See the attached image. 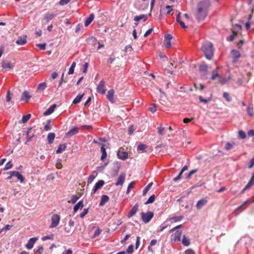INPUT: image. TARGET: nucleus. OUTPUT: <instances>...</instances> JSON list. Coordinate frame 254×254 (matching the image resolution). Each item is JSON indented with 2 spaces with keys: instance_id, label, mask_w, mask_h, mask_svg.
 <instances>
[{
  "instance_id": "nucleus-1",
  "label": "nucleus",
  "mask_w": 254,
  "mask_h": 254,
  "mask_svg": "<svg viewBox=\"0 0 254 254\" xmlns=\"http://www.w3.org/2000/svg\"><path fill=\"white\" fill-rule=\"evenodd\" d=\"M211 5L210 0H202L197 3L195 10V15L198 21L203 20L206 18Z\"/></svg>"
},
{
  "instance_id": "nucleus-2",
  "label": "nucleus",
  "mask_w": 254,
  "mask_h": 254,
  "mask_svg": "<svg viewBox=\"0 0 254 254\" xmlns=\"http://www.w3.org/2000/svg\"><path fill=\"white\" fill-rule=\"evenodd\" d=\"M206 58L208 60H211L214 55V48L213 44L209 42L204 43L201 47Z\"/></svg>"
},
{
  "instance_id": "nucleus-3",
  "label": "nucleus",
  "mask_w": 254,
  "mask_h": 254,
  "mask_svg": "<svg viewBox=\"0 0 254 254\" xmlns=\"http://www.w3.org/2000/svg\"><path fill=\"white\" fill-rule=\"evenodd\" d=\"M153 212L151 211H149L147 213L142 212L141 213V219L145 223H148L153 218Z\"/></svg>"
},
{
  "instance_id": "nucleus-4",
  "label": "nucleus",
  "mask_w": 254,
  "mask_h": 254,
  "mask_svg": "<svg viewBox=\"0 0 254 254\" xmlns=\"http://www.w3.org/2000/svg\"><path fill=\"white\" fill-rule=\"evenodd\" d=\"M52 223L50 225L51 228H55L59 224L60 220V216L59 215L55 214H54L52 217Z\"/></svg>"
},
{
  "instance_id": "nucleus-5",
  "label": "nucleus",
  "mask_w": 254,
  "mask_h": 254,
  "mask_svg": "<svg viewBox=\"0 0 254 254\" xmlns=\"http://www.w3.org/2000/svg\"><path fill=\"white\" fill-rule=\"evenodd\" d=\"M57 15V13H56L48 12L44 15L43 21L47 23L53 19Z\"/></svg>"
},
{
  "instance_id": "nucleus-6",
  "label": "nucleus",
  "mask_w": 254,
  "mask_h": 254,
  "mask_svg": "<svg viewBox=\"0 0 254 254\" xmlns=\"http://www.w3.org/2000/svg\"><path fill=\"white\" fill-rule=\"evenodd\" d=\"M97 92L101 94H104L106 92L105 81L102 80L97 87Z\"/></svg>"
},
{
  "instance_id": "nucleus-7",
  "label": "nucleus",
  "mask_w": 254,
  "mask_h": 254,
  "mask_svg": "<svg viewBox=\"0 0 254 254\" xmlns=\"http://www.w3.org/2000/svg\"><path fill=\"white\" fill-rule=\"evenodd\" d=\"M35 130H33L32 128H29L28 130L26 132L27 141L25 143L27 144L28 141H30L32 138L35 136Z\"/></svg>"
},
{
  "instance_id": "nucleus-8",
  "label": "nucleus",
  "mask_w": 254,
  "mask_h": 254,
  "mask_svg": "<svg viewBox=\"0 0 254 254\" xmlns=\"http://www.w3.org/2000/svg\"><path fill=\"white\" fill-rule=\"evenodd\" d=\"M105 184V182L103 180H99L98 181L94 186L92 190V194L95 193L97 190L101 189Z\"/></svg>"
},
{
  "instance_id": "nucleus-9",
  "label": "nucleus",
  "mask_w": 254,
  "mask_h": 254,
  "mask_svg": "<svg viewBox=\"0 0 254 254\" xmlns=\"http://www.w3.org/2000/svg\"><path fill=\"white\" fill-rule=\"evenodd\" d=\"M187 199L190 200L189 198L188 199L187 198V196H183L178 200L181 201V205L182 207H185V208H188L189 207V204L188 203V201H187Z\"/></svg>"
},
{
  "instance_id": "nucleus-10",
  "label": "nucleus",
  "mask_w": 254,
  "mask_h": 254,
  "mask_svg": "<svg viewBox=\"0 0 254 254\" xmlns=\"http://www.w3.org/2000/svg\"><path fill=\"white\" fill-rule=\"evenodd\" d=\"M254 185V173L253 174L250 181L247 184V185L244 187L243 190L241 191V193H243L244 192L251 188L252 186Z\"/></svg>"
},
{
  "instance_id": "nucleus-11",
  "label": "nucleus",
  "mask_w": 254,
  "mask_h": 254,
  "mask_svg": "<svg viewBox=\"0 0 254 254\" xmlns=\"http://www.w3.org/2000/svg\"><path fill=\"white\" fill-rule=\"evenodd\" d=\"M38 240L37 237H33L29 239L28 243L26 245V247L29 250L32 249L34 246V244Z\"/></svg>"
},
{
  "instance_id": "nucleus-12",
  "label": "nucleus",
  "mask_w": 254,
  "mask_h": 254,
  "mask_svg": "<svg viewBox=\"0 0 254 254\" xmlns=\"http://www.w3.org/2000/svg\"><path fill=\"white\" fill-rule=\"evenodd\" d=\"M27 36L23 35L22 36H19L18 38V39L16 41L15 43L16 44L18 45H23L27 43Z\"/></svg>"
},
{
  "instance_id": "nucleus-13",
  "label": "nucleus",
  "mask_w": 254,
  "mask_h": 254,
  "mask_svg": "<svg viewBox=\"0 0 254 254\" xmlns=\"http://www.w3.org/2000/svg\"><path fill=\"white\" fill-rule=\"evenodd\" d=\"M79 128L78 127H74L70 129L65 134L66 137L72 136L76 134L78 132Z\"/></svg>"
},
{
  "instance_id": "nucleus-14",
  "label": "nucleus",
  "mask_w": 254,
  "mask_h": 254,
  "mask_svg": "<svg viewBox=\"0 0 254 254\" xmlns=\"http://www.w3.org/2000/svg\"><path fill=\"white\" fill-rule=\"evenodd\" d=\"M126 175L125 173L121 174L117 179V181L116 183V186H122L124 183L125 180Z\"/></svg>"
},
{
  "instance_id": "nucleus-15",
  "label": "nucleus",
  "mask_w": 254,
  "mask_h": 254,
  "mask_svg": "<svg viewBox=\"0 0 254 254\" xmlns=\"http://www.w3.org/2000/svg\"><path fill=\"white\" fill-rule=\"evenodd\" d=\"M182 235L181 231H177L174 235L172 236V241L175 242L180 241Z\"/></svg>"
},
{
  "instance_id": "nucleus-16",
  "label": "nucleus",
  "mask_w": 254,
  "mask_h": 254,
  "mask_svg": "<svg viewBox=\"0 0 254 254\" xmlns=\"http://www.w3.org/2000/svg\"><path fill=\"white\" fill-rule=\"evenodd\" d=\"M114 93H115V92L113 89H110L107 92V98L111 103L115 102V100H114Z\"/></svg>"
},
{
  "instance_id": "nucleus-17",
  "label": "nucleus",
  "mask_w": 254,
  "mask_h": 254,
  "mask_svg": "<svg viewBox=\"0 0 254 254\" xmlns=\"http://www.w3.org/2000/svg\"><path fill=\"white\" fill-rule=\"evenodd\" d=\"M98 144L101 146V151L102 152L101 160H103L107 156V154L106 151V149L105 148V144L101 143H98Z\"/></svg>"
},
{
  "instance_id": "nucleus-18",
  "label": "nucleus",
  "mask_w": 254,
  "mask_h": 254,
  "mask_svg": "<svg viewBox=\"0 0 254 254\" xmlns=\"http://www.w3.org/2000/svg\"><path fill=\"white\" fill-rule=\"evenodd\" d=\"M12 176L16 177L18 180L20 181V183H23L24 182V178L23 176L20 174L19 172L13 171H12Z\"/></svg>"
},
{
  "instance_id": "nucleus-19",
  "label": "nucleus",
  "mask_w": 254,
  "mask_h": 254,
  "mask_svg": "<svg viewBox=\"0 0 254 254\" xmlns=\"http://www.w3.org/2000/svg\"><path fill=\"white\" fill-rule=\"evenodd\" d=\"M118 157L123 160H125L128 157V153L125 151H118L117 153Z\"/></svg>"
},
{
  "instance_id": "nucleus-20",
  "label": "nucleus",
  "mask_w": 254,
  "mask_h": 254,
  "mask_svg": "<svg viewBox=\"0 0 254 254\" xmlns=\"http://www.w3.org/2000/svg\"><path fill=\"white\" fill-rule=\"evenodd\" d=\"M31 97V96L29 95V92L27 91H24L22 94L20 100L21 101L28 102Z\"/></svg>"
},
{
  "instance_id": "nucleus-21",
  "label": "nucleus",
  "mask_w": 254,
  "mask_h": 254,
  "mask_svg": "<svg viewBox=\"0 0 254 254\" xmlns=\"http://www.w3.org/2000/svg\"><path fill=\"white\" fill-rule=\"evenodd\" d=\"M138 208V205L137 204H135L133 207L132 208L131 210L128 212L127 216L128 218H130L133 215H134L137 212V210Z\"/></svg>"
},
{
  "instance_id": "nucleus-22",
  "label": "nucleus",
  "mask_w": 254,
  "mask_h": 254,
  "mask_svg": "<svg viewBox=\"0 0 254 254\" xmlns=\"http://www.w3.org/2000/svg\"><path fill=\"white\" fill-rule=\"evenodd\" d=\"M57 105L56 104H53L44 113V115L48 116L51 115L52 113H53Z\"/></svg>"
},
{
  "instance_id": "nucleus-23",
  "label": "nucleus",
  "mask_w": 254,
  "mask_h": 254,
  "mask_svg": "<svg viewBox=\"0 0 254 254\" xmlns=\"http://www.w3.org/2000/svg\"><path fill=\"white\" fill-rule=\"evenodd\" d=\"M188 169V166L185 165V166H184V167L182 168V169L180 172L178 176L177 177L173 179V181L176 182V181L180 180L182 178V175L183 173H184V172L187 170Z\"/></svg>"
},
{
  "instance_id": "nucleus-24",
  "label": "nucleus",
  "mask_w": 254,
  "mask_h": 254,
  "mask_svg": "<svg viewBox=\"0 0 254 254\" xmlns=\"http://www.w3.org/2000/svg\"><path fill=\"white\" fill-rule=\"evenodd\" d=\"M207 201V200L204 198L199 200L196 204V208L197 209H201L204 205L206 204Z\"/></svg>"
},
{
  "instance_id": "nucleus-25",
  "label": "nucleus",
  "mask_w": 254,
  "mask_h": 254,
  "mask_svg": "<svg viewBox=\"0 0 254 254\" xmlns=\"http://www.w3.org/2000/svg\"><path fill=\"white\" fill-rule=\"evenodd\" d=\"M83 200L79 201L73 207V211L74 213L77 211L79 209H81L83 207Z\"/></svg>"
},
{
  "instance_id": "nucleus-26",
  "label": "nucleus",
  "mask_w": 254,
  "mask_h": 254,
  "mask_svg": "<svg viewBox=\"0 0 254 254\" xmlns=\"http://www.w3.org/2000/svg\"><path fill=\"white\" fill-rule=\"evenodd\" d=\"M109 200V197L108 195L104 194L101 196L100 202L99 204L100 206H103L105 203L108 202Z\"/></svg>"
},
{
  "instance_id": "nucleus-27",
  "label": "nucleus",
  "mask_w": 254,
  "mask_h": 254,
  "mask_svg": "<svg viewBox=\"0 0 254 254\" xmlns=\"http://www.w3.org/2000/svg\"><path fill=\"white\" fill-rule=\"evenodd\" d=\"M231 53L234 59V62H236L237 60L241 57V54L239 51L233 50Z\"/></svg>"
},
{
  "instance_id": "nucleus-28",
  "label": "nucleus",
  "mask_w": 254,
  "mask_h": 254,
  "mask_svg": "<svg viewBox=\"0 0 254 254\" xmlns=\"http://www.w3.org/2000/svg\"><path fill=\"white\" fill-rule=\"evenodd\" d=\"M94 18V15L93 13L90 14L89 16L85 20L84 25L85 26H88L93 20Z\"/></svg>"
},
{
  "instance_id": "nucleus-29",
  "label": "nucleus",
  "mask_w": 254,
  "mask_h": 254,
  "mask_svg": "<svg viewBox=\"0 0 254 254\" xmlns=\"http://www.w3.org/2000/svg\"><path fill=\"white\" fill-rule=\"evenodd\" d=\"M66 148V145L65 143L61 144L56 150L57 154L61 153L63 151L65 150Z\"/></svg>"
},
{
  "instance_id": "nucleus-30",
  "label": "nucleus",
  "mask_w": 254,
  "mask_h": 254,
  "mask_svg": "<svg viewBox=\"0 0 254 254\" xmlns=\"http://www.w3.org/2000/svg\"><path fill=\"white\" fill-rule=\"evenodd\" d=\"M140 20H143V21H145L147 20V16L145 14H142L138 16H135L134 18V20L136 22H137Z\"/></svg>"
},
{
  "instance_id": "nucleus-31",
  "label": "nucleus",
  "mask_w": 254,
  "mask_h": 254,
  "mask_svg": "<svg viewBox=\"0 0 254 254\" xmlns=\"http://www.w3.org/2000/svg\"><path fill=\"white\" fill-rule=\"evenodd\" d=\"M55 137V133H49L47 136V139L48 140L49 144H52L53 143L54 138Z\"/></svg>"
},
{
  "instance_id": "nucleus-32",
  "label": "nucleus",
  "mask_w": 254,
  "mask_h": 254,
  "mask_svg": "<svg viewBox=\"0 0 254 254\" xmlns=\"http://www.w3.org/2000/svg\"><path fill=\"white\" fill-rule=\"evenodd\" d=\"M83 95H84V94H81V95H80V94L78 95L75 97V98L73 100V101L72 102V104H76L79 103L81 101L82 98L83 97Z\"/></svg>"
},
{
  "instance_id": "nucleus-33",
  "label": "nucleus",
  "mask_w": 254,
  "mask_h": 254,
  "mask_svg": "<svg viewBox=\"0 0 254 254\" xmlns=\"http://www.w3.org/2000/svg\"><path fill=\"white\" fill-rule=\"evenodd\" d=\"M183 218L182 216H173L171 217L169 220L171 223H174L178 221H179L182 220Z\"/></svg>"
},
{
  "instance_id": "nucleus-34",
  "label": "nucleus",
  "mask_w": 254,
  "mask_h": 254,
  "mask_svg": "<svg viewBox=\"0 0 254 254\" xmlns=\"http://www.w3.org/2000/svg\"><path fill=\"white\" fill-rule=\"evenodd\" d=\"M218 68L219 67H217L216 69L212 72V74L211 77V79L212 80H215L217 77H219V74H218L217 70Z\"/></svg>"
},
{
  "instance_id": "nucleus-35",
  "label": "nucleus",
  "mask_w": 254,
  "mask_h": 254,
  "mask_svg": "<svg viewBox=\"0 0 254 254\" xmlns=\"http://www.w3.org/2000/svg\"><path fill=\"white\" fill-rule=\"evenodd\" d=\"M152 184L153 183H149L146 186V187L143 190V192H142V195L143 196L145 195L147 193V192H148V191L150 190V188L151 187V186H152Z\"/></svg>"
},
{
  "instance_id": "nucleus-36",
  "label": "nucleus",
  "mask_w": 254,
  "mask_h": 254,
  "mask_svg": "<svg viewBox=\"0 0 254 254\" xmlns=\"http://www.w3.org/2000/svg\"><path fill=\"white\" fill-rule=\"evenodd\" d=\"M182 243L183 245L185 246H189V245L190 244V240L189 239L187 238L185 235H184V236L183 237Z\"/></svg>"
},
{
  "instance_id": "nucleus-37",
  "label": "nucleus",
  "mask_w": 254,
  "mask_h": 254,
  "mask_svg": "<svg viewBox=\"0 0 254 254\" xmlns=\"http://www.w3.org/2000/svg\"><path fill=\"white\" fill-rule=\"evenodd\" d=\"M47 87V84L45 82L40 83L37 87V89L40 91H43Z\"/></svg>"
},
{
  "instance_id": "nucleus-38",
  "label": "nucleus",
  "mask_w": 254,
  "mask_h": 254,
  "mask_svg": "<svg viewBox=\"0 0 254 254\" xmlns=\"http://www.w3.org/2000/svg\"><path fill=\"white\" fill-rule=\"evenodd\" d=\"M147 148V145L144 144H140L138 145L137 148V150L138 151H145V149Z\"/></svg>"
},
{
  "instance_id": "nucleus-39",
  "label": "nucleus",
  "mask_w": 254,
  "mask_h": 254,
  "mask_svg": "<svg viewBox=\"0 0 254 254\" xmlns=\"http://www.w3.org/2000/svg\"><path fill=\"white\" fill-rule=\"evenodd\" d=\"M155 199V195L153 194L151 195L148 200L145 202V204H148L153 203Z\"/></svg>"
},
{
  "instance_id": "nucleus-40",
  "label": "nucleus",
  "mask_w": 254,
  "mask_h": 254,
  "mask_svg": "<svg viewBox=\"0 0 254 254\" xmlns=\"http://www.w3.org/2000/svg\"><path fill=\"white\" fill-rule=\"evenodd\" d=\"M235 144L236 143L235 142H227L225 146V149L227 150H230L233 148V146H234Z\"/></svg>"
},
{
  "instance_id": "nucleus-41",
  "label": "nucleus",
  "mask_w": 254,
  "mask_h": 254,
  "mask_svg": "<svg viewBox=\"0 0 254 254\" xmlns=\"http://www.w3.org/2000/svg\"><path fill=\"white\" fill-rule=\"evenodd\" d=\"M75 65H76V63L75 62H73L71 65V66L70 67L69 69V71L68 72V74L69 75L70 74H72L74 72V68L75 67Z\"/></svg>"
},
{
  "instance_id": "nucleus-42",
  "label": "nucleus",
  "mask_w": 254,
  "mask_h": 254,
  "mask_svg": "<svg viewBox=\"0 0 254 254\" xmlns=\"http://www.w3.org/2000/svg\"><path fill=\"white\" fill-rule=\"evenodd\" d=\"M50 123H51V120H48L47 121L46 124L45 125V126L44 127V130L45 131H49L51 129V126Z\"/></svg>"
},
{
  "instance_id": "nucleus-43",
  "label": "nucleus",
  "mask_w": 254,
  "mask_h": 254,
  "mask_svg": "<svg viewBox=\"0 0 254 254\" xmlns=\"http://www.w3.org/2000/svg\"><path fill=\"white\" fill-rule=\"evenodd\" d=\"M2 67L3 68H11L12 65L10 63H6L4 62H3L2 63Z\"/></svg>"
},
{
  "instance_id": "nucleus-44",
  "label": "nucleus",
  "mask_w": 254,
  "mask_h": 254,
  "mask_svg": "<svg viewBox=\"0 0 254 254\" xmlns=\"http://www.w3.org/2000/svg\"><path fill=\"white\" fill-rule=\"evenodd\" d=\"M199 100L200 102H203L204 104H206L211 100V97H209L207 99H204L202 97V96H199Z\"/></svg>"
},
{
  "instance_id": "nucleus-45",
  "label": "nucleus",
  "mask_w": 254,
  "mask_h": 254,
  "mask_svg": "<svg viewBox=\"0 0 254 254\" xmlns=\"http://www.w3.org/2000/svg\"><path fill=\"white\" fill-rule=\"evenodd\" d=\"M3 175L6 176L8 175L6 178L5 180L6 181H9L11 179L12 177H13V176H12V171H9L7 172H5L3 174Z\"/></svg>"
},
{
  "instance_id": "nucleus-46",
  "label": "nucleus",
  "mask_w": 254,
  "mask_h": 254,
  "mask_svg": "<svg viewBox=\"0 0 254 254\" xmlns=\"http://www.w3.org/2000/svg\"><path fill=\"white\" fill-rule=\"evenodd\" d=\"M31 114H27L26 115H24L22 117V122L23 123H26L30 118Z\"/></svg>"
},
{
  "instance_id": "nucleus-47",
  "label": "nucleus",
  "mask_w": 254,
  "mask_h": 254,
  "mask_svg": "<svg viewBox=\"0 0 254 254\" xmlns=\"http://www.w3.org/2000/svg\"><path fill=\"white\" fill-rule=\"evenodd\" d=\"M135 183L134 182H131V183H130L127 187V193L128 194L130 192V190L131 189H132L134 187V185H135Z\"/></svg>"
},
{
  "instance_id": "nucleus-48",
  "label": "nucleus",
  "mask_w": 254,
  "mask_h": 254,
  "mask_svg": "<svg viewBox=\"0 0 254 254\" xmlns=\"http://www.w3.org/2000/svg\"><path fill=\"white\" fill-rule=\"evenodd\" d=\"M79 199V197L76 195H73L72 196L71 200L68 201V202H71L73 204L75 203L77 200Z\"/></svg>"
},
{
  "instance_id": "nucleus-49",
  "label": "nucleus",
  "mask_w": 254,
  "mask_h": 254,
  "mask_svg": "<svg viewBox=\"0 0 254 254\" xmlns=\"http://www.w3.org/2000/svg\"><path fill=\"white\" fill-rule=\"evenodd\" d=\"M194 86L196 89H200V90H203L204 88V86L201 83H194Z\"/></svg>"
},
{
  "instance_id": "nucleus-50",
  "label": "nucleus",
  "mask_w": 254,
  "mask_h": 254,
  "mask_svg": "<svg viewBox=\"0 0 254 254\" xmlns=\"http://www.w3.org/2000/svg\"><path fill=\"white\" fill-rule=\"evenodd\" d=\"M13 167V164L11 163L10 161L8 162L5 167L3 168V170H7L11 169Z\"/></svg>"
},
{
  "instance_id": "nucleus-51",
  "label": "nucleus",
  "mask_w": 254,
  "mask_h": 254,
  "mask_svg": "<svg viewBox=\"0 0 254 254\" xmlns=\"http://www.w3.org/2000/svg\"><path fill=\"white\" fill-rule=\"evenodd\" d=\"M239 136L242 139H245L246 138V134L243 130L239 131Z\"/></svg>"
},
{
  "instance_id": "nucleus-52",
  "label": "nucleus",
  "mask_w": 254,
  "mask_h": 254,
  "mask_svg": "<svg viewBox=\"0 0 254 254\" xmlns=\"http://www.w3.org/2000/svg\"><path fill=\"white\" fill-rule=\"evenodd\" d=\"M208 69V67L206 65H201L199 66V70L201 72H206Z\"/></svg>"
},
{
  "instance_id": "nucleus-53",
  "label": "nucleus",
  "mask_w": 254,
  "mask_h": 254,
  "mask_svg": "<svg viewBox=\"0 0 254 254\" xmlns=\"http://www.w3.org/2000/svg\"><path fill=\"white\" fill-rule=\"evenodd\" d=\"M43 251L44 249L42 246H39L37 249L34 250V252L35 253H38L39 254H42Z\"/></svg>"
},
{
  "instance_id": "nucleus-54",
  "label": "nucleus",
  "mask_w": 254,
  "mask_h": 254,
  "mask_svg": "<svg viewBox=\"0 0 254 254\" xmlns=\"http://www.w3.org/2000/svg\"><path fill=\"white\" fill-rule=\"evenodd\" d=\"M247 111H248V113L250 115V116H251V117L254 116L253 108H251L250 106H249L247 108Z\"/></svg>"
},
{
  "instance_id": "nucleus-55",
  "label": "nucleus",
  "mask_w": 254,
  "mask_h": 254,
  "mask_svg": "<svg viewBox=\"0 0 254 254\" xmlns=\"http://www.w3.org/2000/svg\"><path fill=\"white\" fill-rule=\"evenodd\" d=\"M223 97L228 102H230L231 100V98L229 94L227 92H224L223 93Z\"/></svg>"
},
{
  "instance_id": "nucleus-56",
  "label": "nucleus",
  "mask_w": 254,
  "mask_h": 254,
  "mask_svg": "<svg viewBox=\"0 0 254 254\" xmlns=\"http://www.w3.org/2000/svg\"><path fill=\"white\" fill-rule=\"evenodd\" d=\"M133 252V246L132 245H130L128 248L127 249V254H131Z\"/></svg>"
},
{
  "instance_id": "nucleus-57",
  "label": "nucleus",
  "mask_w": 254,
  "mask_h": 254,
  "mask_svg": "<svg viewBox=\"0 0 254 254\" xmlns=\"http://www.w3.org/2000/svg\"><path fill=\"white\" fill-rule=\"evenodd\" d=\"M158 133L160 135H163L164 133V127H162V126H160L158 127Z\"/></svg>"
},
{
  "instance_id": "nucleus-58",
  "label": "nucleus",
  "mask_w": 254,
  "mask_h": 254,
  "mask_svg": "<svg viewBox=\"0 0 254 254\" xmlns=\"http://www.w3.org/2000/svg\"><path fill=\"white\" fill-rule=\"evenodd\" d=\"M80 128L82 130H84V129L91 130V129H92V126H89V125H83L80 127Z\"/></svg>"
},
{
  "instance_id": "nucleus-59",
  "label": "nucleus",
  "mask_w": 254,
  "mask_h": 254,
  "mask_svg": "<svg viewBox=\"0 0 254 254\" xmlns=\"http://www.w3.org/2000/svg\"><path fill=\"white\" fill-rule=\"evenodd\" d=\"M101 233V230L98 228L96 229L94 233V235L93 236V238H96V237L98 236Z\"/></svg>"
},
{
  "instance_id": "nucleus-60",
  "label": "nucleus",
  "mask_w": 254,
  "mask_h": 254,
  "mask_svg": "<svg viewBox=\"0 0 254 254\" xmlns=\"http://www.w3.org/2000/svg\"><path fill=\"white\" fill-rule=\"evenodd\" d=\"M132 48L130 45H127L125 48V52H129V53L132 51Z\"/></svg>"
},
{
  "instance_id": "nucleus-61",
  "label": "nucleus",
  "mask_w": 254,
  "mask_h": 254,
  "mask_svg": "<svg viewBox=\"0 0 254 254\" xmlns=\"http://www.w3.org/2000/svg\"><path fill=\"white\" fill-rule=\"evenodd\" d=\"M149 111L152 113H154L156 111V106L155 104H152L149 108Z\"/></svg>"
},
{
  "instance_id": "nucleus-62",
  "label": "nucleus",
  "mask_w": 254,
  "mask_h": 254,
  "mask_svg": "<svg viewBox=\"0 0 254 254\" xmlns=\"http://www.w3.org/2000/svg\"><path fill=\"white\" fill-rule=\"evenodd\" d=\"M88 212V208L84 209L83 212L80 214V217L83 218Z\"/></svg>"
},
{
  "instance_id": "nucleus-63",
  "label": "nucleus",
  "mask_w": 254,
  "mask_h": 254,
  "mask_svg": "<svg viewBox=\"0 0 254 254\" xmlns=\"http://www.w3.org/2000/svg\"><path fill=\"white\" fill-rule=\"evenodd\" d=\"M70 0H61L59 2V4L60 5H64L67 4Z\"/></svg>"
},
{
  "instance_id": "nucleus-64",
  "label": "nucleus",
  "mask_w": 254,
  "mask_h": 254,
  "mask_svg": "<svg viewBox=\"0 0 254 254\" xmlns=\"http://www.w3.org/2000/svg\"><path fill=\"white\" fill-rule=\"evenodd\" d=\"M95 178V176L94 175H90L88 178V181H87L88 184L91 183L94 180Z\"/></svg>"
}]
</instances>
